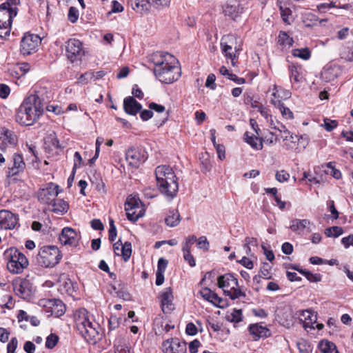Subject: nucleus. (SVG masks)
Returning a JSON list of instances; mask_svg holds the SVG:
<instances>
[{
    "label": "nucleus",
    "instance_id": "1",
    "mask_svg": "<svg viewBox=\"0 0 353 353\" xmlns=\"http://www.w3.org/2000/svg\"><path fill=\"white\" fill-rule=\"evenodd\" d=\"M154 65L156 78L163 83L170 84L176 81L181 75V70L176 59L170 53L157 52L149 57Z\"/></svg>",
    "mask_w": 353,
    "mask_h": 353
},
{
    "label": "nucleus",
    "instance_id": "2",
    "mask_svg": "<svg viewBox=\"0 0 353 353\" xmlns=\"http://www.w3.org/2000/svg\"><path fill=\"white\" fill-rule=\"evenodd\" d=\"M74 321L77 330L87 341L94 343L100 339L101 327L85 309L76 312Z\"/></svg>",
    "mask_w": 353,
    "mask_h": 353
},
{
    "label": "nucleus",
    "instance_id": "3",
    "mask_svg": "<svg viewBox=\"0 0 353 353\" xmlns=\"http://www.w3.org/2000/svg\"><path fill=\"white\" fill-rule=\"evenodd\" d=\"M37 97H26L17 109L16 121L21 125H32L43 114V111L40 102H36Z\"/></svg>",
    "mask_w": 353,
    "mask_h": 353
},
{
    "label": "nucleus",
    "instance_id": "4",
    "mask_svg": "<svg viewBox=\"0 0 353 353\" xmlns=\"http://www.w3.org/2000/svg\"><path fill=\"white\" fill-rule=\"evenodd\" d=\"M241 44V40L234 34L224 35L221 39V52L233 66L236 65L239 52L242 50Z\"/></svg>",
    "mask_w": 353,
    "mask_h": 353
},
{
    "label": "nucleus",
    "instance_id": "5",
    "mask_svg": "<svg viewBox=\"0 0 353 353\" xmlns=\"http://www.w3.org/2000/svg\"><path fill=\"white\" fill-rule=\"evenodd\" d=\"M3 255L8 261V270L12 274H21L28 266L26 256L15 248L7 249Z\"/></svg>",
    "mask_w": 353,
    "mask_h": 353
},
{
    "label": "nucleus",
    "instance_id": "6",
    "mask_svg": "<svg viewBox=\"0 0 353 353\" xmlns=\"http://www.w3.org/2000/svg\"><path fill=\"white\" fill-rule=\"evenodd\" d=\"M218 286L221 288L224 294L232 300L239 297H245V292L239 287L236 278L231 273H227L218 277Z\"/></svg>",
    "mask_w": 353,
    "mask_h": 353
},
{
    "label": "nucleus",
    "instance_id": "7",
    "mask_svg": "<svg viewBox=\"0 0 353 353\" xmlns=\"http://www.w3.org/2000/svg\"><path fill=\"white\" fill-rule=\"evenodd\" d=\"M36 259L41 266L50 268L59 263L61 254L56 246H43L40 249Z\"/></svg>",
    "mask_w": 353,
    "mask_h": 353
},
{
    "label": "nucleus",
    "instance_id": "8",
    "mask_svg": "<svg viewBox=\"0 0 353 353\" xmlns=\"http://www.w3.org/2000/svg\"><path fill=\"white\" fill-rule=\"evenodd\" d=\"M66 56L72 63L81 60L85 55L83 43L79 39H70L66 43Z\"/></svg>",
    "mask_w": 353,
    "mask_h": 353
},
{
    "label": "nucleus",
    "instance_id": "9",
    "mask_svg": "<svg viewBox=\"0 0 353 353\" xmlns=\"http://www.w3.org/2000/svg\"><path fill=\"white\" fill-rule=\"evenodd\" d=\"M159 192L169 201L172 200L179 191L178 178L172 179L161 180L157 182Z\"/></svg>",
    "mask_w": 353,
    "mask_h": 353
},
{
    "label": "nucleus",
    "instance_id": "10",
    "mask_svg": "<svg viewBox=\"0 0 353 353\" xmlns=\"http://www.w3.org/2000/svg\"><path fill=\"white\" fill-rule=\"evenodd\" d=\"M59 192V186L50 182L38 191V199L41 203L50 205L54 201Z\"/></svg>",
    "mask_w": 353,
    "mask_h": 353
},
{
    "label": "nucleus",
    "instance_id": "11",
    "mask_svg": "<svg viewBox=\"0 0 353 353\" xmlns=\"http://www.w3.org/2000/svg\"><path fill=\"white\" fill-rule=\"evenodd\" d=\"M41 41L37 34L26 33L21 41V52L24 55L35 52Z\"/></svg>",
    "mask_w": 353,
    "mask_h": 353
},
{
    "label": "nucleus",
    "instance_id": "12",
    "mask_svg": "<svg viewBox=\"0 0 353 353\" xmlns=\"http://www.w3.org/2000/svg\"><path fill=\"white\" fill-rule=\"evenodd\" d=\"M125 210L129 221L134 223L143 216L140 202L135 197L129 196L125 203Z\"/></svg>",
    "mask_w": 353,
    "mask_h": 353
},
{
    "label": "nucleus",
    "instance_id": "13",
    "mask_svg": "<svg viewBox=\"0 0 353 353\" xmlns=\"http://www.w3.org/2000/svg\"><path fill=\"white\" fill-rule=\"evenodd\" d=\"M39 305L46 307L47 312L56 317H59L65 312V304L60 299H41Z\"/></svg>",
    "mask_w": 353,
    "mask_h": 353
},
{
    "label": "nucleus",
    "instance_id": "14",
    "mask_svg": "<svg viewBox=\"0 0 353 353\" xmlns=\"http://www.w3.org/2000/svg\"><path fill=\"white\" fill-rule=\"evenodd\" d=\"M148 159L146 152L139 148H129L125 152V159L128 164L134 168L139 167Z\"/></svg>",
    "mask_w": 353,
    "mask_h": 353
},
{
    "label": "nucleus",
    "instance_id": "15",
    "mask_svg": "<svg viewBox=\"0 0 353 353\" xmlns=\"http://www.w3.org/2000/svg\"><path fill=\"white\" fill-rule=\"evenodd\" d=\"M81 235L75 230L72 228H64L59 235V241L63 245H69L70 246L77 247Z\"/></svg>",
    "mask_w": 353,
    "mask_h": 353
},
{
    "label": "nucleus",
    "instance_id": "16",
    "mask_svg": "<svg viewBox=\"0 0 353 353\" xmlns=\"http://www.w3.org/2000/svg\"><path fill=\"white\" fill-rule=\"evenodd\" d=\"M162 350L164 353H185L187 350L186 343L180 341L178 338H172L163 343Z\"/></svg>",
    "mask_w": 353,
    "mask_h": 353
},
{
    "label": "nucleus",
    "instance_id": "17",
    "mask_svg": "<svg viewBox=\"0 0 353 353\" xmlns=\"http://www.w3.org/2000/svg\"><path fill=\"white\" fill-rule=\"evenodd\" d=\"M161 310L164 314H170L174 310L173 294L170 288H165L159 294Z\"/></svg>",
    "mask_w": 353,
    "mask_h": 353
},
{
    "label": "nucleus",
    "instance_id": "18",
    "mask_svg": "<svg viewBox=\"0 0 353 353\" xmlns=\"http://www.w3.org/2000/svg\"><path fill=\"white\" fill-rule=\"evenodd\" d=\"M248 330L254 341H258L261 338H267L271 335L270 330L260 323L250 325Z\"/></svg>",
    "mask_w": 353,
    "mask_h": 353
},
{
    "label": "nucleus",
    "instance_id": "19",
    "mask_svg": "<svg viewBox=\"0 0 353 353\" xmlns=\"http://www.w3.org/2000/svg\"><path fill=\"white\" fill-rule=\"evenodd\" d=\"M341 73L340 68L336 65H327L321 71V79L326 83L335 80Z\"/></svg>",
    "mask_w": 353,
    "mask_h": 353
},
{
    "label": "nucleus",
    "instance_id": "20",
    "mask_svg": "<svg viewBox=\"0 0 353 353\" xmlns=\"http://www.w3.org/2000/svg\"><path fill=\"white\" fill-rule=\"evenodd\" d=\"M299 319L303 322V327L305 330L307 328L314 329V325L316 323V314L310 310L299 312Z\"/></svg>",
    "mask_w": 353,
    "mask_h": 353
},
{
    "label": "nucleus",
    "instance_id": "21",
    "mask_svg": "<svg viewBox=\"0 0 353 353\" xmlns=\"http://www.w3.org/2000/svg\"><path fill=\"white\" fill-rule=\"evenodd\" d=\"M155 176L157 182L161 180L172 179L176 176L172 168L167 165H161L155 169Z\"/></svg>",
    "mask_w": 353,
    "mask_h": 353
},
{
    "label": "nucleus",
    "instance_id": "22",
    "mask_svg": "<svg viewBox=\"0 0 353 353\" xmlns=\"http://www.w3.org/2000/svg\"><path fill=\"white\" fill-rule=\"evenodd\" d=\"M201 296L206 301L212 303L216 307H223L221 303L223 301V299L220 298L217 294L212 292L208 288H202L199 292Z\"/></svg>",
    "mask_w": 353,
    "mask_h": 353
},
{
    "label": "nucleus",
    "instance_id": "23",
    "mask_svg": "<svg viewBox=\"0 0 353 353\" xmlns=\"http://www.w3.org/2000/svg\"><path fill=\"white\" fill-rule=\"evenodd\" d=\"M292 93L289 90H275L271 94L270 102L275 107L283 105V101L290 98Z\"/></svg>",
    "mask_w": 353,
    "mask_h": 353
},
{
    "label": "nucleus",
    "instance_id": "24",
    "mask_svg": "<svg viewBox=\"0 0 353 353\" xmlns=\"http://www.w3.org/2000/svg\"><path fill=\"white\" fill-rule=\"evenodd\" d=\"M123 108L127 114L130 115H136L141 111L142 105L132 97H128L124 99Z\"/></svg>",
    "mask_w": 353,
    "mask_h": 353
},
{
    "label": "nucleus",
    "instance_id": "25",
    "mask_svg": "<svg viewBox=\"0 0 353 353\" xmlns=\"http://www.w3.org/2000/svg\"><path fill=\"white\" fill-rule=\"evenodd\" d=\"M314 227V224L308 219H295L291 221L290 228L293 232H302L303 230H307V232H311Z\"/></svg>",
    "mask_w": 353,
    "mask_h": 353
},
{
    "label": "nucleus",
    "instance_id": "26",
    "mask_svg": "<svg viewBox=\"0 0 353 353\" xmlns=\"http://www.w3.org/2000/svg\"><path fill=\"white\" fill-rule=\"evenodd\" d=\"M14 290L16 294L23 299L30 296L32 294L31 284L27 279H23L19 284H15Z\"/></svg>",
    "mask_w": 353,
    "mask_h": 353
},
{
    "label": "nucleus",
    "instance_id": "27",
    "mask_svg": "<svg viewBox=\"0 0 353 353\" xmlns=\"http://www.w3.org/2000/svg\"><path fill=\"white\" fill-rule=\"evenodd\" d=\"M30 97H37L36 102H40V105L44 111V107L52 99V90H37Z\"/></svg>",
    "mask_w": 353,
    "mask_h": 353
},
{
    "label": "nucleus",
    "instance_id": "28",
    "mask_svg": "<svg viewBox=\"0 0 353 353\" xmlns=\"http://www.w3.org/2000/svg\"><path fill=\"white\" fill-rule=\"evenodd\" d=\"M3 215L4 217L0 228L4 230H11L14 228L18 223L17 216L8 210H6V213H3Z\"/></svg>",
    "mask_w": 353,
    "mask_h": 353
},
{
    "label": "nucleus",
    "instance_id": "29",
    "mask_svg": "<svg viewBox=\"0 0 353 353\" xmlns=\"http://www.w3.org/2000/svg\"><path fill=\"white\" fill-rule=\"evenodd\" d=\"M19 3V0H7L0 5V15L2 14L5 17H10L12 11L17 14L16 6Z\"/></svg>",
    "mask_w": 353,
    "mask_h": 353
},
{
    "label": "nucleus",
    "instance_id": "30",
    "mask_svg": "<svg viewBox=\"0 0 353 353\" xmlns=\"http://www.w3.org/2000/svg\"><path fill=\"white\" fill-rule=\"evenodd\" d=\"M13 166L9 170L10 176L18 174L19 172H23L26 168V163L21 154H14L13 155Z\"/></svg>",
    "mask_w": 353,
    "mask_h": 353
},
{
    "label": "nucleus",
    "instance_id": "31",
    "mask_svg": "<svg viewBox=\"0 0 353 353\" xmlns=\"http://www.w3.org/2000/svg\"><path fill=\"white\" fill-rule=\"evenodd\" d=\"M14 17H16V12L12 11L10 17H5L7 19V21H3V19H0V23H1L0 24V37L1 39H6L10 35L12 19Z\"/></svg>",
    "mask_w": 353,
    "mask_h": 353
},
{
    "label": "nucleus",
    "instance_id": "32",
    "mask_svg": "<svg viewBox=\"0 0 353 353\" xmlns=\"http://www.w3.org/2000/svg\"><path fill=\"white\" fill-rule=\"evenodd\" d=\"M257 136L258 135L250 134V132H246L244 134L243 139L252 148L259 150L263 148V143L262 139H259Z\"/></svg>",
    "mask_w": 353,
    "mask_h": 353
},
{
    "label": "nucleus",
    "instance_id": "33",
    "mask_svg": "<svg viewBox=\"0 0 353 353\" xmlns=\"http://www.w3.org/2000/svg\"><path fill=\"white\" fill-rule=\"evenodd\" d=\"M50 205H52V211L57 214H63L68 209V204L63 199H55Z\"/></svg>",
    "mask_w": 353,
    "mask_h": 353
},
{
    "label": "nucleus",
    "instance_id": "34",
    "mask_svg": "<svg viewBox=\"0 0 353 353\" xmlns=\"http://www.w3.org/2000/svg\"><path fill=\"white\" fill-rule=\"evenodd\" d=\"M181 221L180 214L176 210H172L169 212L165 221L168 226L175 227L179 225Z\"/></svg>",
    "mask_w": 353,
    "mask_h": 353
},
{
    "label": "nucleus",
    "instance_id": "35",
    "mask_svg": "<svg viewBox=\"0 0 353 353\" xmlns=\"http://www.w3.org/2000/svg\"><path fill=\"white\" fill-rule=\"evenodd\" d=\"M219 72L221 75L230 81H233L238 85L243 84L245 82L243 78L238 77L236 74L230 72L225 66H221L219 69Z\"/></svg>",
    "mask_w": 353,
    "mask_h": 353
},
{
    "label": "nucleus",
    "instance_id": "36",
    "mask_svg": "<svg viewBox=\"0 0 353 353\" xmlns=\"http://www.w3.org/2000/svg\"><path fill=\"white\" fill-rule=\"evenodd\" d=\"M319 348L323 353H339L336 345L328 341H321Z\"/></svg>",
    "mask_w": 353,
    "mask_h": 353
},
{
    "label": "nucleus",
    "instance_id": "37",
    "mask_svg": "<svg viewBox=\"0 0 353 353\" xmlns=\"http://www.w3.org/2000/svg\"><path fill=\"white\" fill-rule=\"evenodd\" d=\"M291 81L299 82L303 79L301 74L302 68L301 65H292L290 67Z\"/></svg>",
    "mask_w": 353,
    "mask_h": 353
},
{
    "label": "nucleus",
    "instance_id": "38",
    "mask_svg": "<svg viewBox=\"0 0 353 353\" xmlns=\"http://www.w3.org/2000/svg\"><path fill=\"white\" fill-rule=\"evenodd\" d=\"M294 40L285 32H280L278 37V43L283 47L290 48L293 45Z\"/></svg>",
    "mask_w": 353,
    "mask_h": 353
},
{
    "label": "nucleus",
    "instance_id": "39",
    "mask_svg": "<svg viewBox=\"0 0 353 353\" xmlns=\"http://www.w3.org/2000/svg\"><path fill=\"white\" fill-rule=\"evenodd\" d=\"M341 58L353 61V43H348L341 51Z\"/></svg>",
    "mask_w": 353,
    "mask_h": 353
},
{
    "label": "nucleus",
    "instance_id": "40",
    "mask_svg": "<svg viewBox=\"0 0 353 353\" xmlns=\"http://www.w3.org/2000/svg\"><path fill=\"white\" fill-rule=\"evenodd\" d=\"M292 55L303 60H307L311 57V52L307 48L294 49L292 50Z\"/></svg>",
    "mask_w": 353,
    "mask_h": 353
},
{
    "label": "nucleus",
    "instance_id": "41",
    "mask_svg": "<svg viewBox=\"0 0 353 353\" xmlns=\"http://www.w3.org/2000/svg\"><path fill=\"white\" fill-rule=\"evenodd\" d=\"M343 233V230L339 226H332L325 230V234L327 237L336 238Z\"/></svg>",
    "mask_w": 353,
    "mask_h": 353
},
{
    "label": "nucleus",
    "instance_id": "42",
    "mask_svg": "<svg viewBox=\"0 0 353 353\" xmlns=\"http://www.w3.org/2000/svg\"><path fill=\"white\" fill-rule=\"evenodd\" d=\"M132 254V245L130 242H125L124 244H122L121 248V252L120 255L122 256L123 260L125 261H127Z\"/></svg>",
    "mask_w": 353,
    "mask_h": 353
},
{
    "label": "nucleus",
    "instance_id": "43",
    "mask_svg": "<svg viewBox=\"0 0 353 353\" xmlns=\"http://www.w3.org/2000/svg\"><path fill=\"white\" fill-rule=\"evenodd\" d=\"M196 241V236L191 235L185 239L184 242L182 243L183 252H191V247Z\"/></svg>",
    "mask_w": 353,
    "mask_h": 353
},
{
    "label": "nucleus",
    "instance_id": "44",
    "mask_svg": "<svg viewBox=\"0 0 353 353\" xmlns=\"http://www.w3.org/2000/svg\"><path fill=\"white\" fill-rule=\"evenodd\" d=\"M94 78L95 76L93 72H87L80 76L78 79V83L83 85L89 82L94 81Z\"/></svg>",
    "mask_w": 353,
    "mask_h": 353
},
{
    "label": "nucleus",
    "instance_id": "45",
    "mask_svg": "<svg viewBox=\"0 0 353 353\" xmlns=\"http://www.w3.org/2000/svg\"><path fill=\"white\" fill-rule=\"evenodd\" d=\"M300 273L305 276L306 279L310 282H319L321 281V275L320 274H313L309 270H301Z\"/></svg>",
    "mask_w": 353,
    "mask_h": 353
},
{
    "label": "nucleus",
    "instance_id": "46",
    "mask_svg": "<svg viewBox=\"0 0 353 353\" xmlns=\"http://www.w3.org/2000/svg\"><path fill=\"white\" fill-rule=\"evenodd\" d=\"M128 4L136 12H142L144 9L145 0H128Z\"/></svg>",
    "mask_w": 353,
    "mask_h": 353
},
{
    "label": "nucleus",
    "instance_id": "47",
    "mask_svg": "<svg viewBox=\"0 0 353 353\" xmlns=\"http://www.w3.org/2000/svg\"><path fill=\"white\" fill-rule=\"evenodd\" d=\"M196 245L199 249L208 251L210 248V243L206 236H201L198 239H196Z\"/></svg>",
    "mask_w": 353,
    "mask_h": 353
},
{
    "label": "nucleus",
    "instance_id": "48",
    "mask_svg": "<svg viewBox=\"0 0 353 353\" xmlns=\"http://www.w3.org/2000/svg\"><path fill=\"white\" fill-rule=\"evenodd\" d=\"M290 174L285 170L277 171L275 174L276 180L280 183L286 182L290 179Z\"/></svg>",
    "mask_w": 353,
    "mask_h": 353
},
{
    "label": "nucleus",
    "instance_id": "49",
    "mask_svg": "<svg viewBox=\"0 0 353 353\" xmlns=\"http://www.w3.org/2000/svg\"><path fill=\"white\" fill-rule=\"evenodd\" d=\"M59 337L54 334H51L46 339V347L52 349L57 345Z\"/></svg>",
    "mask_w": 353,
    "mask_h": 353
},
{
    "label": "nucleus",
    "instance_id": "50",
    "mask_svg": "<svg viewBox=\"0 0 353 353\" xmlns=\"http://www.w3.org/2000/svg\"><path fill=\"white\" fill-rule=\"evenodd\" d=\"M300 139H303V136H301L299 138L297 135L291 133L288 137V141H286L285 143V145L288 150L293 148L294 145H295L296 141H299Z\"/></svg>",
    "mask_w": 353,
    "mask_h": 353
},
{
    "label": "nucleus",
    "instance_id": "51",
    "mask_svg": "<svg viewBox=\"0 0 353 353\" xmlns=\"http://www.w3.org/2000/svg\"><path fill=\"white\" fill-rule=\"evenodd\" d=\"M68 20L74 23L77 22L79 19V10L75 7H70L69 8L68 14Z\"/></svg>",
    "mask_w": 353,
    "mask_h": 353
},
{
    "label": "nucleus",
    "instance_id": "52",
    "mask_svg": "<svg viewBox=\"0 0 353 353\" xmlns=\"http://www.w3.org/2000/svg\"><path fill=\"white\" fill-rule=\"evenodd\" d=\"M323 121H324V123H323V126L327 132H331L338 125V123L336 120H331L327 118L324 119Z\"/></svg>",
    "mask_w": 353,
    "mask_h": 353
},
{
    "label": "nucleus",
    "instance_id": "53",
    "mask_svg": "<svg viewBox=\"0 0 353 353\" xmlns=\"http://www.w3.org/2000/svg\"><path fill=\"white\" fill-rule=\"evenodd\" d=\"M278 108L281 111L282 117L285 119H293V112L288 108L285 107L283 105L279 106Z\"/></svg>",
    "mask_w": 353,
    "mask_h": 353
},
{
    "label": "nucleus",
    "instance_id": "54",
    "mask_svg": "<svg viewBox=\"0 0 353 353\" xmlns=\"http://www.w3.org/2000/svg\"><path fill=\"white\" fill-rule=\"evenodd\" d=\"M108 324H109V330L110 331L114 330L119 326L120 320L117 316L111 315L108 320Z\"/></svg>",
    "mask_w": 353,
    "mask_h": 353
},
{
    "label": "nucleus",
    "instance_id": "55",
    "mask_svg": "<svg viewBox=\"0 0 353 353\" xmlns=\"http://www.w3.org/2000/svg\"><path fill=\"white\" fill-rule=\"evenodd\" d=\"M245 103L248 105H250L252 108H258V107L261 105L259 103V99L255 98L254 96H250L249 94L245 99Z\"/></svg>",
    "mask_w": 353,
    "mask_h": 353
},
{
    "label": "nucleus",
    "instance_id": "56",
    "mask_svg": "<svg viewBox=\"0 0 353 353\" xmlns=\"http://www.w3.org/2000/svg\"><path fill=\"white\" fill-rule=\"evenodd\" d=\"M82 162V158L81 154L79 152H76L74 154V165H73V174H75L76 170L79 168Z\"/></svg>",
    "mask_w": 353,
    "mask_h": 353
},
{
    "label": "nucleus",
    "instance_id": "57",
    "mask_svg": "<svg viewBox=\"0 0 353 353\" xmlns=\"http://www.w3.org/2000/svg\"><path fill=\"white\" fill-rule=\"evenodd\" d=\"M231 321L239 323L242 320V312L241 310H234L229 319Z\"/></svg>",
    "mask_w": 353,
    "mask_h": 353
},
{
    "label": "nucleus",
    "instance_id": "58",
    "mask_svg": "<svg viewBox=\"0 0 353 353\" xmlns=\"http://www.w3.org/2000/svg\"><path fill=\"white\" fill-rule=\"evenodd\" d=\"M18 341L16 337L12 338L7 345V353H14L17 347Z\"/></svg>",
    "mask_w": 353,
    "mask_h": 353
},
{
    "label": "nucleus",
    "instance_id": "59",
    "mask_svg": "<svg viewBox=\"0 0 353 353\" xmlns=\"http://www.w3.org/2000/svg\"><path fill=\"white\" fill-rule=\"evenodd\" d=\"M297 346L300 353H310L311 352L310 346L304 341L298 342Z\"/></svg>",
    "mask_w": 353,
    "mask_h": 353
},
{
    "label": "nucleus",
    "instance_id": "60",
    "mask_svg": "<svg viewBox=\"0 0 353 353\" xmlns=\"http://www.w3.org/2000/svg\"><path fill=\"white\" fill-rule=\"evenodd\" d=\"M184 260L188 262L191 267L196 265L195 260L191 252H183Z\"/></svg>",
    "mask_w": 353,
    "mask_h": 353
},
{
    "label": "nucleus",
    "instance_id": "61",
    "mask_svg": "<svg viewBox=\"0 0 353 353\" xmlns=\"http://www.w3.org/2000/svg\"><path fill=\"white\" fill-rule=\"evenodd\" d=\"M46 106V110L49 112H54L55 114H61V113H63V110L62 108L57 105H54V104H48Z\"/></svg>",
    "mask_w": 353,
    "mask_h": 353
},
{
    "label": "nucleus",
    "instance_id": "62",
    "mask_svg": "<svg viewBox=\"0 0 353 353\" xmlns=\"http://www.w3.org/2000/svg\"><path fill=\"white\" fill-rule=\"evenodd\" d=\"M278 141V137L274 135L273 132H269L268 134H267L265 137L264 141L269 145H274Z\"/></svg>",
    "mask_w": 353,
    "mask_h": 353
},
{
    "label": "nucleus",
    "instance_id": "63",
    "mask_svg": "<svg viewBox=\"0 0 353 353\" xmlns=\"http://www.w3.org/2000/svg\"><path fill=\"white\" fill-rule=\"evenodd\" d=\"M114 353H130V350L126 345L114 343Z\"/></svg>",
    "mask_w": 353,
    "mask_h": 353
},
{
    "label": "nucleus",
    "instance_id": "64",
    "mask_svg": "<svg viewBox=\"0 0 353 353\" xmlns=\"http://www.w3.org/2000/svg\"><path fill=\"white\" fill-rule=\"evenodd\" d=\"M341 243L345 248H348L350 245L353 246V234H350L347 236L343 237L341 239Z\"/></svg>",
    "mask_w": 353,
    "mask_h": 353
}]
</instances>
